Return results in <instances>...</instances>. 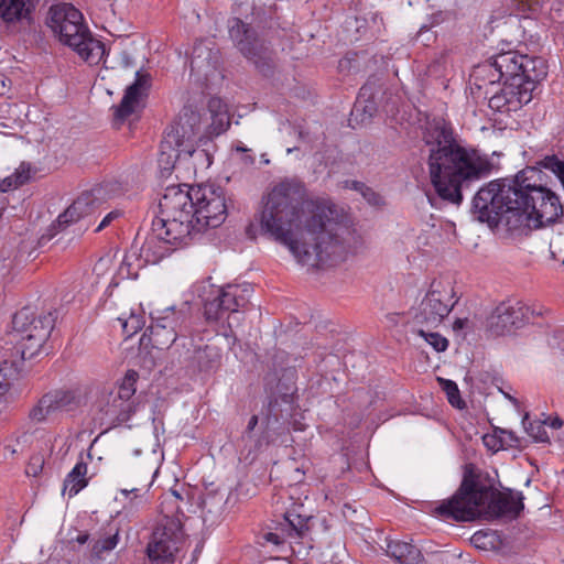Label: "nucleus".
<instances>
[{"label": "nucleus", "instance_id": "obj_1", "mask_svg": "<svg viewBox=\"0 0 564 564\" xmlns=\"http://www.w3.org/2000/svg\"><path fill=\"white\" fill-rule=\"evenodd\" d=\"M334 206L307 198L296 180H284L263 195L258 214L260 228L286 246L303 265H334L351 252L354 232L334 220Z\"/></svg>", "mask_w": 564, "mask_h": 564}, {"label": "nucleus", "instance_id": "obj_2", "mask_svg": "<svg viewBox=\"0 0 564 564\" xmlns=\"http://www.w3.org/2000/svg\"><path fill=\"white\" fill-rule=\"evenodd\" d=\"M422 140L431 185L436 196L446 203L459 205L463 188L489 176L492 171L489 158L458 139L452 124L442 118L426 122Z\"/></svg>", "mask_w": 564, "mask_h": 564}, {"label": "nucleus", "instance_id": "obj_3", "mask_svg": "<svg viewBox=\"0 0 564 564\" xmlns=\"http://www.w3.org/2000/svg\"><path fill=\"white\" fill-rule=\"evenodd\" d=\"M547 75L545 61L541 57H531L516 51L500 53L474 72L478 87L503 82L499 93L489 98V107L500 112L518 111L533 98L538 84Z\"/></svg>", "mask_w": 564, "mask_h": 564}, {"label": "nucleus", "instance_id": "obj_4", "mask_svg": "<svg viewBox=\"0 0 564 564\" xmlns=\"http://www.w3.org/2000/svg\"><path fill=\"white\" fill-rule=\"evenodd\" d=\"M522 492H499L488 477L465 474L455 495L443 500L435 512L446 519L473 521L485 512L518 517L523 510Z\"/></svg>", "mask_w": 564, "mask_h": 564}, {"label": "nucleus", "instance_id": "obj_5", "mask_svg": "<svg viewBox=\"0 0 564 564\" xmlns=\"http://www.w3.org/2000/svg\"><path fill=\"white\" fill-rule=\"evenodd\" d=\"M193 187L171 185L160 199L161 217L152 221V235L141 248L145 262L156 263L170 252L167 245H176L193 235Z\"/></svg>", "mask_w": 564, "mask_h": 564}, {"label": "nucleus", "instance_id": "obj_6", "mask_svg": "<svg viewBox=\"0 0 564 564\" xmlns=\"http://www.w3.org/2000/svg\"><path fill=\"white\" fill-rule=\"evenodd\" d=\"M538 175L535 169H525L518 173L517 198L513 202L519 205V210L508 220V230L539 228L563 216L564 207L560 197L545 186L532 182Z\"/></svg>", "mask_w": 564, "mask_h": 564}, {"label": "nucleus", "instance_id": "obj_7", "mask_svg": "<svg viewBox=\"0 0 564 564\" xmlns=\"http://www.w3.org/2000/svg\"><path fill=\"white\" fill-rule=\"evenodd\" d=\"M45 22L63 44L72 47L88 64L97 65L104 58L105 44L93 36L82 12L73 4L50 7Z\"/></svg>", "mask_w": 564, "mask_h": 564}, {"label": "nucleus", "instance_id": "obj_8", "mask_svg": "<svg viewBox=\"0 0 564 564\" xmlns=\"http://www.w3.org/2000/svg\"><path fill=\"white\" fill-rule=\"evenodd\" d=\"M518 174L512 178H498L490 181L478 189L473 198L471 212L481 223L489 226L505 224L516 216L519 205L517 198Z\"/></svg>", "mask_w": 564, "mask_h": 564}, {"label": "nucleus", "instance_id": "obj_9", "mask_svg": "<svg viewBox=\"0 0 564 564\" xmlns=\"http://www.w3.org/2000/svg\"><path fill=\"white\" fill-rule=\"evenodd\" d=\"M55 319L54 312L36 315L31 307L17 312L12 318L15 345L11 351L24 361L39 356L55 326Z\"/></svg>", "mask_w": 564, "mask_h": 564}, {"label": "nucleus", "instance_id": "obj_10", "mask_svg": "<svg viewBox=\"0 0 564 564\" xmlns=\"http://www.w3.org/2000/svg\"><path fill=\"white\" fill-rule=\"evenodd\" d=\"M200 289L199 297L204 316L208 322H217L245 310L252 293V288L248 283L225 286L204 284Z\"/></svg>", "mask_w": 564, "mask_h": 564}, {"label": "nucleus", "instance_id": "obj_11", "mask_svg": "<svg viewBox=\"0 0 564 564\" xmlns=\"http://www.w3.org/2000/svg\"><path fill=\"white\" fill-rule=\"evenodd\" d=\"M138 379L135 370H128L118 386L99 395L96 408L101 421L116 426L130 420L137 411L134 393Z\"/></svg>", "mask_w": 564, "mask_h": 564}, {"label": "nucleus", "instance_id": "obj_12", "mask_svg": "<svg viewBox=\"0 0 564 564\" xmlns=\"http://www.w3.org/2000/svg\"><path fill=\"white\" fill-rule=\"evenodd\" d=\"M183 512L175 516H163L156 522L147 553L149 558L156 564H173L184 543Z\"/></svg>", "mask_w": 564, "mask_h": 564}, {"label": "nucleus", "instance_id": "obj_13", "mask_svg": "<svg viewBox=\"0 0 564 564\" xmlns=\"http://www.w3.org/2000/svg\"><path fill=\"white\" fill-rule=\"evenodd\" d=\"M193 234L220 226L226 219L225 192L220 186L203 184L193 186Z\"/></svg>", "mask_w": 564, "mask_h": 564}, {"label": "nucleus", "instance_id": "obj_14", "mask_svg": "<svg viewBox=\"0 0 564 564\" xmlns=\"http://www.w3.org/2000/svg\"><path fill=\"white\" fill-rule=\"evenodd\" d=\"M230 37L239 52L251 62L264 76H270L274 69V53L270 45L260 39L256 31L239 19H235L230 30Z\"/></svg>", "mask_w": 564, "mask_h": 564}, {"label": "nucleus", "instance_id": "obj_15", "mask_svg": "<svg viewBox=\"0 0 564 564\" xmlns=\"http://www.w3.org/2000/svg\"><path fill=\"white\" fill-rule=\"evenodd\" d=\"M281 412L280 401L273 399L269 402L260 424L258 415L250 417L242 436L246 443H252L249 452H258L269 446L288 430Z\"/></svg>", "mask_w": 564, "mask_h": 564}, {"label": "nucleus", "instance_id": "obj_16", "mask_svg": "<svg viewBox=\"0 0 564 564\" xmlns=\"http://www.w3.org/2000/svg\"><path fill=\"white\" fill-rule=\"evenodd\" d=\"M187 314L184 310L170 306L151 314V325L141 338L143 344L145 337L149 343L158 348L165 349L175 343L178 336L185 335V323Z\"/></svg>", "mask_w": 564, "mask_h": 564}, {"label": "nucleus", "instance_id": "obj_17", "mask_svg": "<svg viewBox=\"0 0 564 564\" xmlns=\"http://www.w3.org/2000/svg\"><path fill=\"white\" fill-rule=\"evenodd\" d=\"M457 303L451 282L433 280L420 304L415 319L419 324L435 327L451 313Z\"/></svg>", "mask_w": 564, "mask_h": 564}, {"label": "nucleus", "instance_id": "obj_18", "mask_svg": "<svg viewBox=\"0 0 564 564\" xmlns=\"http://www.w3.org/2000/svg\"><path fill=\"white\" fill-rule=\"evenodd\" d=\"M158 473L159 459L155 452L148 454L143 459L131 466L130 476L135 479V486L120 489V494L127 500L126 508H138L147 503V494Z\"/></svg>", "mask_w": 564, "mask_h": 564}, {"label": "nucleus", "instance_id": "obj_19", "mask_svg": "<svg viewBox=\"0 0 564 564\" xmlns=\"http://www.w3.org/2000/svg\"><path fill=\"white\" fill-rule=\"evenodd\" d=\"M534 312L519 300L501 302L487 318V329L495 336L510 334L530 321Z\"/></svg>", "mask_w": 564, "mask_h": 564}, {"label": "nucleus", "instance_id": "obj_20", "mask_svg": "<svg viewBox=\"0 0 564 564\" xmlns=\"http://www.w3.org/2000/svg\"><path fill=\"white\" fill-rule=\"evenodd\" d=\"M151 87L150 74L138 70L134 82L129 85L124 95L117 107H113V120L116 124L123 123L130 116L135 113L141 107V102L147 97Z\"/></svg>", "mask_w": 564, "mask_h": 564}, {"label": "nucleus", "instance_id": "obj_21", "mask_svg": "<svg viewBox=\"0 0 564 564\" xmlns=\"http://www.w3.org/2000/svg\"><path fill=\"white\" fill-rule=\"evenodd\" d=\"M386 95L379 79H369L359 90L354 108L350 112L351 121L365 124L370 122L377 113Z\"/></svg>", "mask_w": 564, "mask_h": 564}, {"label": "nucleus", "instance_id": "obj_22", "mask_svg": "<svg viewBox=\"0 0 564 564\" xmlns=\"http://www.w3.org/2000/svg\"><path fill=\"white\" fill-rule=\"evenodd\" d=\"M35 0H0V18L8 25L28 28L33 21Z\"/></svg>", "mask_w": 564, "mask_h": 564}, {"label": "nucleus", "instance_id": "obj_23", "mask_svg": "<svg viewBox=\"0 0 564 564\" xmlns=\"http://www.w3.org/2000/svg\"><path fill=\"white\" fill-rule=\"evenodd\" d=\"M94 202L95 196L93 193L85 192L79 195L73 204L57 217L56 221L51 225L48 229L51 231L50 237L55 236L59 230H63L68 225L89 215L93 210Z\"/></svg>", "mask_w": 564, "mask_h": 564}, {"label": "nucleus", "instance_id": "obj_24", "mask_svg": "<svg viewBox=\"0 0 564 564\" xmlns=\"http://www.w3.org/2000/svg\"><path fill=\"white\" fill-rule=\"evenodd\" d=\"M181 145L178 132H169L160 144V154L158 165L161 177H169L174 170L178 158V147Z\"/></svg>", "mask_w": 564, "mask_h": 564}, {"label": "nucleus", "instance_id": "obj_25", "mask_svg": "<svg viewBox=\"0 0 564 564\" xmlns=\"http://www.w3.org/2000/svg\"><path fill=\"white\" fill-rule=\"evenodd\" d=\"M24 362L13 351L2 356L0 360V398L7 394L12 381L23 371Z\"/></svg>", "mask_w": 564, "mask_h": 564}, {"label": "nucleus", "instance_id": "obj_26", "mask_svg": "<svg viewBox=\"0 0 564 564\" xmlns=\"http://www.w3.org/2000/svg\"><path fill=\"white\" fill-rule=\"evenodd\" d=\"M387 554L400 564H422L423 555L413 544L403 541H391L387 545Z\"/></svg>", "mask_w": 564, "mask_h": 564}, {"label": "nucleus", "instance_id": "obj_27", "mask_svg": "<svg viewBox=\"0 0 564 564\" xmlns=\"http://www.w3.org/2000/svg\"><path fill=\"white\" fill-rule=\"evenodd\" d=\"M87 470V464L83 460L78 462L66 476L63 492H67L68 497L73 498L83 490L88 485V479L86 478Z\"/></svg>", "mask_w": 564, "mask_h": 564}, {"label": "nucleus", "instance_id": "obj_28", "mask_svg": "<svg viewBox=\"0 0 564 564\" xmlns=\"http://www.w3.org/2000/svg\"><path fill=\"white\" fill-rule=\"evenodd\" d=\"M219 350L217 347L206 345L195 349L192 364L198 371H210L219 365Z\"/></svg>", "mask_w": 564, "mask_h": 564}, {"label": "nucleus", "instance_id": "obj_29", "mask_svg": "<svg viewBox=\"0 0 564 564\" xmlns=\"http://www.w3.org/2000/svg\"><path fill=\"white\" fill-rule=\"evenodd\" d=\"M45 395L52 401L54 412L68 411L78 403L77 393L72 389H56L45 393Z\"/></svg>", "mask_w": 564, "mask_h": 564}, {"label": "nucleus", "instance_id": "obj_30", "mask_svg": "<svg viewBox=\"0 0 564 564\" xmlns=\"http://www.w3.org/2000/svg\"><path fill=\"white\" fill-rule=\"evenodd\" d=\"M310 518L302 517L294 512H288L284 517V522L282 530L286 532V535L291 539H302L304 538L310 528H308Z\"/></svg>", "mask_w": 564, "mask_h": 564}, {"label": "nucleus", "instance_id": "obj_31", "mask_svg": "<svg viewBox=\"0 0 564 564\" xmlns=\"http://www.w3.org/2000/svg\"><path fill=\"white\" fill-rule=\"evenodd\" d=\"M118 530L115 532H105L98 539L94 540L91 546V557L96 560H104L106 555L118 545Z\"/></svg>", "mask_w": 564, "mask_h": 564}, {"label": "nucleus", "instance_id": "obj_32", "mask_svg": "<svg viewBox=\"0 0 564 564\" xmlns=\"http://www.w3.org/2000/svg\"><path fill=\"white\" fill-rule=\"evenodd\" d=\"M31 178V165L22 162L19 167L9 176L0 182V192H8L15 189Z\"/></svg>", "mask_w": 564, "mask_h": 564}, {"label": "nucleus", "instance_id": "obj_33", "mask_svg": "<svg viewBox=\"0 0 564 564\" xmlns=\"http://www.w3.org/2000/svg\"><path fill=\"white\" fill-rule=\"evenodd\" d=\"M118 319L121 322L122 332L127 338L141 330L145 324L144 315L135 312H131L127 318L119 317Z\"/></svg>", "mask_w": 564, "mask_h": 564}, {"label": "nucleus", "instance_id": "obj_34", "mask_svg": "<svg viewBox=\"0 0 564 564\" xmlns=\"http://www.w3.org/2000/svg\"><path fill=\"white\" fill-rule=\"evenodd\" d=\"M52 401H50L44 394L37 403L30 410L29 417L31 421L41 423L44 422L47 416L55 413L52 408Z\"/></svg>", "mask_w": 564, "mask_h": 564}, {"label": "nucleus", "instance_id": "obj_35", "mask_svg": "<svg viewBox=\"0 0 564 564\" xmlns=\"http://www.w3.org/2000/svg\"><path fill=\"white\" fill-rule=\"evenodd\" d=\"M443 391L446 393L448 402L457 408L463 409L465 402L462 400L457 384L448 379H438Z\"/></svg>", "mask_w": 564, "mask_h": 564}, {"label": "nucleus", "instance_id": "obj_36", "mask_svg": "<svg viewBox=\"0 0 564 564\" xmlns=\"http://www.w3.org/2000/svg\"><path fill=\"white\" fill-rule=\"evenodd\" d=\"M527 421H528V414H525V416L523 417L522 423L530 436H532L535 441H539V442H547L549 441V435L544 427L545 422L535 421V422L527 423Z\"/></svg>", "mask_w": 564, "mask_h": 564}, {"label": "nucleus", "instance_id": "obj_37", "mask_svg": "<svg viewBox=\"0 0 564 564\" xmlns=\"http://www.w3.org/2000/svg\"><path fill=\"white\" fill-rule=\"evenodd\" d=\"M417 334L425 339L437 352L445 351L448 347V340L438 333L425 332L419 329Z\"/></svg>", "mask_w": 564, "mask_h": 564}, {"label": "nucleus", "instance_id": "obj_38", "mask_svg": "<svg viewBox=\"0 0 564 564\" xmlns=\"http://www.w3.org/2000/svg\"><path fill=\"white\" fill-rule=\"evenodd\" d=\"M360 194L370 205L378 206L382 203V197L369 186H367Z\"/></svg>", "mask_w": 564, "mask_h": 564}, {"label": "nucleus", "instance_id": "obj_39", "mask_svg": "<svg viewBox=\"0 0 564 564\" xmlns=\"http://www.w3.org/2000/svg\"><path fill=\"white\" fill-rule=\"evenodd\" d=\"M120 216V213L118 210H112L110 213H108L104 218L102 220L100 221V224L98 225V227L95 229V232H99L101 231L102 229H105L106 227H108L115 219H117L118 217Z\"/></svg>", "mask_w": 564, "mask_h": 564}, {"label": "nucleus", "instance_id": "obj_40", "mask_svg": "<svg viewBox=\"0 0 564 564\" xmlns=\"http://www.w3.org/2000/svg\"><path fill=\"white\" fill-rule=\"evenodd\" d=\"M264 540L275 545H280L284 542L283 538L276 532H269L264 534Z\"/></svg>", "mask_w": 564, "mask_h": 564}, {"label": "nucleus", "instance_id": "obj_41", "mask_svg": "<svg viewBox=\"0 0 564 564\" xmlns=\"http://www.w3.org/2000/svg\"><path fill=\"white\" fill-rule=\"evenodd\" d=\"M127 191V188H123L120 186V184H118L117 182L116 183H108L107 184V192L113 196H117V195H120L122 193H124Z\"/></svg>", "mask_w": 564, "mask_h": 564}, {"label": "nucleus", "instance_id": "obj_42", "mask_svg": "<svg viewBox=\"0 0 564 564\" xmlns=\"http://www.w3.org/2000/svg\"><path fill=\"white\" fill-rule=\"evenodd\" d=\"M469 327V319L468 318H456L453 323V329L454 332H459L465 328Z\"/></svg>", "mask_w": 564, "mask_h": 564}, {"label": "nucleus", "instance_id": "obj_43", "mask_svg": "<svg viewBox=\"0 0 564 564\" xmlns=\"http://www.w3.org/2000/svg\"><path fill=\"white\" fill-rule=\"evenodd\" d=\"M33 460H35L34 463H31L26 469V474L28 475H33V476H36L37 474V469H36V466L39 467H42L43 465V460L40 458V457H35L33 458Z\"/></svg>", "mask_w": 564, "mask_h": 564}, {"label": "nucleus", "instance_id": "obj_44", "mask_svg": "<svg viewBox=\"0 0 564 564\" xmlns=\"http://www.w3.org/2000/svg\"><path fill=\"white\" fill-rule=\"evenodd\" d=\"M367 187L366 184L358 182V181H351L350 182V188L361 193Z\"/></svg>", "mask_w": 564, "mask_h": 564}, {"label": "nucleus", "instance_id": "obj_45", "mask_svg": "<svg viewBox=\"0 0 564 564\" xmlns=\"http://www.w3.org/2000/svg\"><path fill=\"white\" fill-rule=\"evenodd\" d=\"M484 538H486V535H485V534H481L480 532H477V533H475V534L473 535L471 541H473V543H475V545H476V546H480V544H479V540H481V539H484Z\"/></svg>", "mask_w": 564, "mask_h": 564}, {"label": "nucleus", "instance_id": "obj_46", "mask_svg": "<svg viewBox=\"0 0 564 564\" xmlns=\"http://www.w3.org/2000/svg\"><path fill=\"white\" fill-rule=\"evenodd\" d=\"M549 424L552 429H560L562 426L563 422L561 419L555 417V419L551 420Z\"/></svg>", "mask_w": 564, "mask_h": 564}, {"label": "nucleus", "instance_id": "obj_47", "mask_svg": "<svg viewBox=\"0 0 564 564\" xmlns=\"http://www.w3.org/2000/svg\"><path fill=\"white\" fill-rule=\"evenodd\" d=\"M89 539V535L87 533L85 534H79L77 538H76V541L79 543V544H85Z\"/></svg>", "mask_w": 564, "mask_h": 564}, {"label": "nucleus", "instance_id": "obj_48", "mask_svg": "<svg viewBox=\"0 0 564 564\" xmlns=\"http://www.w3.org/2000/svg\"><path fill=\"white\" fill-rule=\"evenodd\" d=\"M216 106H217V107H219V106H220V100H219V99H216V98L210 99V100H209V105H208L209 109H210L212 111H214V108H215Z\"/></svg>", "mask_w": 564, "mask_h": 564}, {"label": "nucleus", "instance_id": "obj_49", "mask_svg": "<svg viewBox=\"0 0 564 564\" xmlns=\"http://www.w3.org/2000/svg\"><path fill=\"white\" fill-rule=\"evenodd\" d=\"M245 161L246 164H253L254 163V158L250 154H246L242 159Z\"/></svg>", "mask_w": 564, "mask_h": 564}, {"label": "nucleus", "instance_id": "obj_50", "mask_svg": "<svg viewBox=\"0 0 564 564\" xmlns=\"http://www.w3.org/2000/svg\"><path fill=\"white\" fill-rule=\"evenodd\" d=\"M501 433L508 435V437L511 442L517 441V438L514 437L512 432H507V431L501 430Z\"/></svg>", "mask_w": 564, "mask_h": 564}, {"label": "nucleus", "instance_id": "obj_51", "mask_svg": "<svg viewBox=\"0 0 564 564\" xmlns=\"http://www.w3.org/2000/svg\"><path fill=\"white\" fill-rule=\"evenodd\" d=\"M236 150L243 153L248 151L243 145H237Z\"/></svg>", "mask_w": 564, "mask_h": 564}, {"label": "nucleus", "instance_id": "obj_52", "mask_svg": "<svg viewBox=\"0 0 564 564\" xmlns=\"http://www.w3.org/2000/svg\"><path fill=\"white\" fill-rule=\"evenodd\" d=\"M349 62L347 59H344V61H340L339 62V67L343 68L344 66H346V64H348Z\"/></svg>", "mask_w": 564, "mask_h": 564}, {"label": "nucleus", "instance_id": "obj_53", "mask_svg": "<svg viewBox=\"0 0 564 564\" xmlns=\"http://www.w3.org/2000/svg\"><path fill=\"white\" fill-rule=\"evenodd\" d=\"M191 64H192V67H193V68H194V66H195V65H196L197 67H199L198 62L196 61V58H193Z\"/></svg>", "mask_w": 564, "mask_h": 564}, {"label": "nucleus", "instance_id": "obj_54", "mask_svg": "<svg viewBox=\"0 0 564 564\" xmlns=\"http://www.w3.org/2000/svg\"><path fill=\"white\" fill-rule=\"evenodd\" d=\"M506 397H507L510 401H512L513 403H517V399L512 398V397H511V395H509V394H506Z\"/></svg>", "mask_w": 564, "mask_h": 564}, {"label": "nucleus", "instance_id": "obj_55", "mask_svg": "<svg viewBox=\"0 0 564 564\" xmlns=\"http://www.w3.org/2000/svg\"><path fill=\"white\" fill-rule=\"evenodd\" d=\"M299 135H300V138H301V139H303V138H304V134H303V132H302V131H300Z\"/></svg>", "mask_w": 564, "mask_h": 564}, {"label": "nucleus", "instance_id": "obj_56", "mask_svg": "<svg viewBox=\"0 0 564 564\" xmlns=\"http://www.w3.org/2000/svg\"><path fill=\"white\" fill-rule=\"evenodd\" d=\"M174 495L177 499H181L180 495H177L176 492H174Z\"/></svg>", "mask_w": 564, "mask_h": 564}]
</instances>
